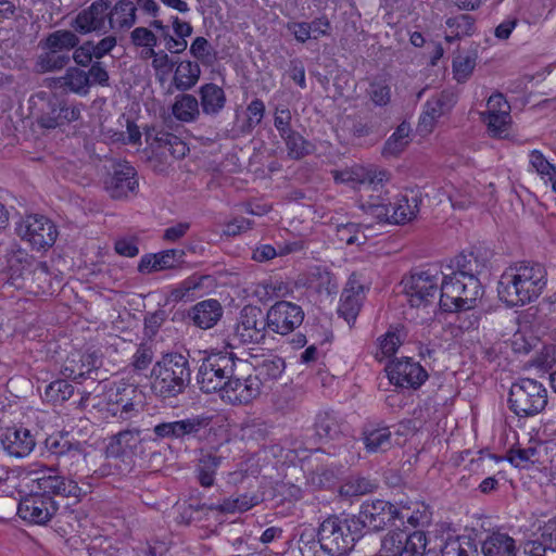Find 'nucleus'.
Wrapping results in <instances>:
<instances>
[{"label": "nucleus", "mask_w": 556, "mask_h": 556, "mask_svg": "<svg viewBox=\"0 0 556 556\" xmlns=\"http://www.w3.org/2000/svg\"><path fill=\"white\" fill-rule=\"evenodd\" d=\"M220 392V399L231 405H247L262 392V382L250 372L252 365L242 359Z\"/></svg>", "instance_id": "9d476101"}, {"label": "nucleus", "mask_w": 556, "mask_h": 556, "mask_svg": "<svg viewBox=\"0 0 556 556\" xmlns=\"http://www.w3.org/2000/svg\"><path fill=\"white\" fill-rule=\"evenodd\" d=\"M547 283L545 267L523 261L507 267L500 277L497 293L507 306H523L535 301Z\"/></svg>", "instance_id": "f03ea898"}, {"label": "nucleus", "mask_w": 556, "mask_h": 556, "mask_svg": "<svg viewBox=\"0 0 556 556\" xmlns=\"http://www.w3.org/2000/svg\"><path fill=\"white\" fill-rule=\"evenodd\" d=\"M256 494H240L236 497L224 498L222 503L204 504L211 511L222 514L244 513L260 503Z\"/></svg>", "instance_id": "4c0bfd02"}, {"label": "nucleus", "mask_w": 556, "mask_h": 556, "mask_svg": "<svg viewBox=\"0 0 556 556\" xmlns=\"http://www.w3.org/2000/svg\"><path fill=\"white\" fill-rule=\"evenodd\" d=\"M285 141L288 156L291 160H301L314 151V144L300 132L293 130L281 138Z\"/></svg>", "instance_id": "a18cd8bd"}, {"label": "nucleus", "mask_w": 556, "mask_h": 556, "mask_svg": "<svg viewBox=\"0 0 556 556\" xmlns=\"http://www.w3.org/2000/svg\"><path fill=\"white\" fill-rule=\"evenodd\" d=\"M377 488L375 481L365 477H350L339 489L344 497H354L372 492Z\"/></svg>", "instance_id": "de8ad7c7"}, {"label": "nucleus", "mask_w": 556, "mask_h": 556, "mask_svg": "<svg viewBox=\"0 0 556 556\" xmlns=\"http://www.w3.org/2000/svg\"><path fill=\"white\" fill-rule=\"evenodd\" d=\"M404 509L383 500L366 501L362 504L359 513L353 515L355 522L359 523L361 533L365 528L380 531L394 520H404Z\"/></svg>", "instance_id": "ddd939ff"}, {"label": "nucleus", "mask_w": 556, "mask_h": 556, "mask_svg": "<svg viewBox=\"0 0 556 556\" xmlns=\"http://www.w3.org/2000/svg\"><path fill=\"white\" fill-rule=\"evenodd\" d=\"M75 441L68 433H56L49 435L45 441V447L50 455L55 456L56 459L71 447Z\"/></svg>", "instance_id": "052dcab7"}, {"label": "nucleus", "mask_w": 556, "mask_h": 556, "mask_svg": "<svg viewBox=\"0 0 556 556\" xmlns=\"http://www.w3.org/2000/svg\"><path fill=\"white\" fill-rule=\"evenodd\" d=\"M358 525L353 516L327 517L317 530V541L323 552L330 556H342L351 551L354 543L362 536Z\"/></svg>", "instance_id": "20e7f679"}, {"label": "nucleus", "mask_w": 556, "mask_h": 556, "mask_svg": "<svg viewBox=\"0 0 556 556\" xmlns=\"http://www.w3.org/2000/svg\"><path fill=\"white\" fill-rule=\"evenodd\" d=\"M508 404L510 410L519 417L534 416L545 408L547 391L541 382L523 378L510 387Z\"/></svg>", "instance_id": "6e6552de"}, {"label": "nucleus", "mask_w": 556, "mask_h": 556, "mask_svg": "<svg viewBox=\"0 0 556 556\" xmlns=\"http://www.w3.org/2000/svg\"><path fill=\"white\" fill-rule=\"evenodd\" d=\"M267 329L268 323L263 311L254 305H245L233 327V340L242 344H258L265 340Z\"/></svg>", "instance_id": "2eb2a0df"}, {"label": "nucleus", "mask_w": 556, "mask_h": 556, "mask_svg": "<svg viewBox=\"0 0 556 556\" xmlns=\"http://www.w3.org/2000/svg\"><path fill=\"white\" fill-rule=\"evenodd\" d=\"M99 367L98 357L92 353H71L61 369L66 379L81 381Z\"/></svg>", "instance_id": "bb28decb"}, {"label": "nucleus", "mask_w": 556, "mask_h": 556, "mask_svg": "<svg viewBox=\"0 0 556 556\" xmlns=\"http://www.w3.org/2000/svg\"><path fill=\"white\" fill-rule=\"evenodd\" d=\"M37 98L45 101L43 106L40 110L38 123L41 127L52 129L62 125V116L60 109V98L55 94H49L41 91L37 94Z\"/></svg>", "instance_id": "e433bc0d"}, {"label": "nucleus", "mask_w": 556, "mask_h": 556, "mask_svg": "<svg viewBox=\"0 0 556 556\" xmlns=\"http://www.w3.org/2000/svg\"><path fill=\"white\" fill-rule=\"evenodd\" d=\"M255 370L253 377H257L260 382L277 380L285 370V361L277 355H268L256 365L252 366Z\"/></svg>", "instance_id": "37998d69"}, {"label": "nucleus", "mask_w": 556, "mask_h": 556, "mask_svg": "<svg viewBox=\"0 0 556 556\" xmlns=\"http://www.w3.org/2000/svg\"><path fill=\"white\" fill-rule=\"evenodd\" d=\"M489 132L494 137H502L507 132L510 114H481Z\"/></svg>", "instance_id": "e2e57ef3"}, {"label": "nucleus", "mask_w": 556, "mask_h": 556, "mask_svg": "<svg viewBox=\"0 0 556 556\" xmlns=\"http://www.w3.org/2000/svg\"><path fill=\"white\" fill-rule=\"evenodd\" d=\"M146 141L154 149L166 150L177 160L185 157L189 151L188 146L178 136L154 126L146 130Z\"/></svg>", "instance_id": "cd10ccee"}, {"label": "nucleus", "mask_w": 556, "mask_h": 556, "mask_svg": "<svg viewBox=\"0 0 556 556\" xmlns=\"http://www.w3.org/2000/svg\"><path fill=\"white\" fill-rule=\"evenodd\" d=\"M384 179L386 173L379 172V177L376 179V181H379V188L369 192H362L358 198L359 208L381 222L389 219L392 204L388 192L383 189L382 181Z\"/></svg>", "instance_id": "4be33fe9"}, {"label": "nucleus", "mask_w": 556, "mask_h": 556, "mask_svg": "<svg viewBox=\"0 0 556 556\" xmlns=\"http://www.w3.org/2000/svg\"><path fill=\"white\" fill-rule=\"evenodd\" d=\"M208 424L210 418L199 415L180 420L161 421L152 428V434L144 435L143 440L151 444L165 440L185 442L197 438Z\"/></svg>", "instance_id": "9b49d317"}, {"label": "nucleus", "mask_w": 556, "mask_h": 556, "mask_svg": "<svg viewBox=\"0 0 556 556\" xmlns=\"http://www.w3.org/2000/svg\"><path fill=\"white\" fill-rule=\"evenodd\" d=\"M110 0H96L87 9L81 10L74 22L73 28L79 34H106L110 26Z\"/></svg>", "instance_id": "6ab92c4d"}, {"label": "nucleus", "mask_w": 556, "mask_h": 556, "mask_svg": "<svg viewBox=\"0 0 556 556\" xmlns=\"http://www.w3.org/2000/svg\"><path fill=\"white\" fill-rule=\"evenodd\" d=\"M139 429H126L111 437L106 446V454L110 457H121L128 453H135L139 444H151L140 437Z\"/></svg>", "instance_id": "7c9ffc66"}, {"label": "nucleus", "mask_w": 556, "mask_h": 556, "mask_svg": "<svg viewBox=\"0 0 556 556\" xmlns=\"http://www.w3.org/2000/svg\"><path fill=\"white\" fill-rule=\"evenodd\" d=\"M137 7L131 0H119L114 7L110 4V26L113 30L129 29L137 20Z\"/></svg>", "instance_id": "72a5a7b5"}, {"label": "nucleus", "mask_w": 556, "mask_h": 556, "mask_svg": "<svg viewBox=\"0 0 556 556\" xmlns=\"http://www.w3.org/2000/svg\"><path fill=\"white\" fill-rule=\"evenodd\" d=\"M390 383L402 389H419L428 379V372L417 362L405 357L392 361L386 367Z\"/></svg>", "instance_id": "f3484780"}, {"label": "nucleus", "mask_w": 556, "mask_h": 556, "mask_svg": "<svg viewBox=\"0 0 556 556\" xmlns=\"http://www.w3.org/2000/svg\"><path fill=\"white\" fill-rule=\"evenodd\" d=\"M531 167L542 177L548 180L555 178L556 166L547 161L540 150H532L529 154Z\"/></svg>", "instance_id": "bf43d9fd"}, {"label": "nucleus", "mask_w": 556, "mask_h": 556, "mask_svg": "<svg viewBox=\"0 0 556 556\" xmlns=\"http://www.w3.org/2000/svg\"><path fill=\"white\" fill-rule=\"evenodd\" d=\"M154 353L150 346H148L144 343H141L138 348L136 353L132 356L131 359V366L135 370L141 371L147 369L152 361H153Z\"/></svg>", "instance_id": "774afa93"}, {"label": "nucleus", "mask_w": 556, "mask_h": 556, "mask_svg": "<svg viewBox=\"0 0 556 556\" xmlns=\"http://www.w3.org/2000/svg\"><path fill=\"white\" fill-rule=\"evenodd\" d=\"M485 268L486 257L479 251L463 252L452 261L450 275L467 279L478 278Z\"/></svg>", "instance_id": "c756f323"}, {"label": "nucleus", "mask_w": 556, "mask_h": 556, "mask_svg": "<svg viewBox=\"0 0 556 556\" xmlns=\"http://www.w3.org/2000/svg\"><path fill=\"white\" fill-rule=\"evenodd\" d=\"M351 172V184L354 188H357L359 193L369 192L370 190L378 189L379 181H376L379 177V173L364 167H354Z\"/></svg>", "instance_id": "8fccbe9b"}, {"label": "nucleus", "mask_w": 556, "mask_h": 556, "mask_svg": "<svg viewBox=\"0 0 556 556\" xmlns=\"http://www.w3.org/2000/svg\"><path fill=\"white\" fill-rule=\"evenodd\" d=\"M427 542L424 531L417 530L410 534L406 533L401 556H422Z\"/></svg>", "instance_id": "4d7b16f0"}, {"label": "nucleus", "mask_w": 556, "mask_h": 556, "mask_svg": "<svg viewBox=\"0 0 556 556\" xmlns=\"http://www.w3.org/2000/svg\"><path fill=\"white\" fill-rule=\"evenodd\" d=\"M268 330L287 336L299 328L304 320L303 308L289 301H278L265 314Z\"/></svg>", "instance_id": "dca6fc26"}, {"label": "nucleus", "mask_w": 556, "mask_h": 556, "mask_svg": "<svg viewBox=\"0 0 556 556\" xmlns=\"http://www.w3.org/2000/svg\"><path fill=\"white\" fill-rule=\"evenodd\" d=\"M200 105L206 115H217L226 104V94L222 87L213 83L204 84L199 89Z\"/></svg>", "instance_id": "f704fd0d"}, {"label": "nucleus", "mask_w": 556, "mask_h": 556, "mask_svg": "<svg viewBox=\"0 0 556 556\" xmlns=\"http://www.w3.org/2000/svg\"><path fill=\"white\" fill-rule=\"evenodd\" d=\"M362 440L366 452L370 454L386 452L392 446V434L387 426H365Z\"/></svg>", "instance_id": "2f4dec72"}, {"label": "nucleus", "mask_w": 556, "mask_h": 556, "mask_svg": "<svg viewBox=\"0 0 556 556\" xmlns=\"http://www.w3.org/2000/svg\"><path fill=\"white\" fill-rule=\"evenodd\" d=\"M200 76L199 63L184 60L176 63L172 84L178 91L186 92L198 84Z\"/></svg>", "instance_id": "473e14b6"}, {"label": "nucleus", "mask_w": 556, "mask_h": 556, "mask_svg": "<svg viewBox=\"0 0 556 556\" xmlns=\"http://www.w3.org/2000/svg\"><path fill=\"white\" fill-rule=\"evenodd\" d=\"M241 361L227 352L212 353L204 357L197 374L200 390L207 394L214 392L220 394Z\"/></svg>", "instance_id": "0eeeda50"}, {"label": "nucleus", "mask_w": 556, "mask_h": 556, "mask_svg": "<svg viewBox=\"0 0 556 556\" xmlns=\"http://www.w3.org/2000/svg\"><path fill=\"white\" fill-rule=\"evenodd\" d=\"M31 493L23 497L17 506L18 516L31 523L45 525L56 513L53 495L78 498L83 494L78 483L48 468L33 479Z\"/></svg>", "instance_id": "f257e3e1"}, {"label": "nucleus", "mask_w": 556, "mask_h": 556, "mask_svg": "<svg viewBox=\"0 0 556 556\" xmlns=\"http://www.w3.org/2000/svg\"><path fill=\"white\" fill-rule=\"evenodd\" d=\"M15 230L23 241L37 251L51 248L58 238L54 223L39 214H30L22 218Z\"/></svg>", "instance_id": "f8f14e48"}, {"label": "nucleus", "mask_w": 556, "mask_h": 556, "mask_svg": "<svg viewBox=\"0 0 556 556\" xmlns=\"http://www.w3.org/2000/svg\"><path fill=\"white\" fill-rule=\"evenodd\" d=\"M340 475L339 468L330 466H317L307 476V483L316 489H327L332 486Z\"/></svg>", "instance_id": "49530a36"}, {"label": "nucleus", "mask_w": 556, "mask_h": 556, "mask_svg": "<svg viewBox=\"0 0 556 556\" xmlns=\"http://www.w3.org/2000/svg\"><path fill=\"white\" fill-rule=\"evenodd\" d=\"M223 313V306L217 300L207 299L194 304L188 311V317L195 327L206 330L213 328L219 321Z\"/></svg>", "instance_id": "c85d7f7f"}, {"label": "nucleus", "mask_w": 556, "mask_h": 556, "mask_svg": "<svg viewBox=\"0 0 556 556\" xmlns=\"http://www.w3.org/2000/svg\"><path fill=\"white\" fill-rule=\"evenodd\" d=\"M191 381L188 358L180 353L164 355L151 370V390L163 400L184 393Z\"/></svg>", "instance_id": "7ed1b4c3"}, {"label": "nucleus", "mask_w": 556, "mask_h": 556, "mask_svg": "<svg viewBox=\"0 0 556 556\" xmlns=\"http://www.w3.org/2000/svg\"><path fill=\"white\" fill-rule=\"evenodd\" d=\"M86 460L85 443L75 440L58 459L59 466L66 468L70 472Z\"/></svg>", "instance_id": "3c124183"}, {"label": "nucleus", "mask_w": 556, "mask_h": 556, "mask_svg": "<svg viewBox=\"0 0 556 556\" xmlns=\"http://www.w3.org/2000/svg\"><path fill=\"white\" fill-rule=\"evenodd\" d=\"M220 465V457L213 454L203 455L198 465V479L202 486H212L215 480V473Z\"/></svg>", "instance_id": "09e8293b"}, {"label": "nucleus", "mask_w": 556, "mask_h": 556, "mask_svg": "<svg viewBox=\"0 0 556 556\" xmlns=\"http://www.w3.org/2000/svg\"><path fill=\"white\" fill-rule=\"evenodd\" d=\"M406 532L403 530H391L381 540V551L389 553L388 556H401Z\"/></svg>", "instance_id": "680f3d73"}, {"label": "nucleus", "mask_w": 556, "mask_h": 556, "mask_svg": "<svg viewBox=\"0 0 556 556\" xmlns=\"http://www.w3.org/2000/svg\"><path fill=\"white\" fill-rule=\"evenodd\" d=\"M481 552L483 556H515V540L507 533L493 532L483 541Z\"/></svg>", "instance_id": "c9c22d12"}, {"label": "nucleus", "mask_w": 556, "mask_h": 556, "mask_svg": "<svg viewBox=\"0 0 556 556\" xmlns=\"http://www.w3.org/2000/svg\"><path fill=\"white\" fill-rule=\"evenodd\" d=\"M368 290L369 288L364 282L362 275L357 273L350 275L341 292L338 306L339 316L343 317L348 324L356 320Z\"/></svg>", "instance_id": "a211bd4d"}, {"label": "nucleus", "mask_w": 556, "mask_h": 556, "mask_svg": "<svg viewBox=\"0 0 556 556\" xmlns=\"http://www.w3.org/2000/svg\"><path fill=\"white\" fill-rule=\"evenodd\" d=\"M410 127L406 123L399 125L392 136L386 141L383 148L384 155H397L400 154L408 143V136Z\"/></svg>", "instance_id": "603ef678"}, {"label": "nucleus", "mask_w": 556, "mask_h": 556, "mask_svg": "<svg viewBox=\"0 0 556 556\" xmlns=\"http://www.w3.org/2000/svg\"><path fill=\"white\" fill-rule=\"evenodd\" d=\"M401 336L396 330H389L379 339V351L384 357L394 355L401 345Z\"/></svg>", "instance_id": "338daca9"}, {"label": "nucleus", "mask_w": 556, "mask_h": 556, "mask_svg": "<svg viewBox=\"0 0 556 556\" xmlns=\"http://www.w3.org/2000/svg\"><path fill=\"white\" fill-rule=\"evenodd\" d=\"M457 102V94L451 90L445 89L435 93L425 103V110L419 118V129L425 132H430L437 121L451 112Z\"/></svg>", "instance_id": "412c9836"}, {"label": "nucleus", "mask_w": 556, "mask_h": 556, "mask_svg": "<svg viewBox=\"0 0 556 556\" xmlns=\"http://www.w3.org/2000/svg\"><path fill=\"white\" fill-rule=\"evenodd\" d=\"M0 442L7 454L16 458L28 456L36 446L34 434L26 428H7Z\"/></svg>", "instance_id": "b1692460"}, {"label": "nucleus", "mask_w": 556, "mask_h": 556, "mask_svg": "<svg viewBox=\"0 0 556 556\" xmlns=\"http://www.w3.org/2000/svg\"><path fill=\"white\" fill-rule=\"evenodd\" d=\"M0 261L7 264V269L13 283L18 278H22L24 273L31 266H34L33 274L35 276L49 274V266L46 262H36L12 240L0 242Z\"/></svg>", "instance_id": "4468645a"}, {"label": "nucleus", "mask_w": 556, "mask_h": 556, "mask_svg": "<svg viewBox=\"0 0 556 556\" xmlns=\"http://www.w3.org/2000/svg\"><path fill=\"white\" fill-rule=\"evenodd\" d=\"M74 393V387L65 379L52 381L46 387L45 397L53 404L67 401Z\"/></svg>", "instance_id": "864d4df0"}, {"label": "nucleus", "mask_w": 556, "mask_h": 556, "mask_svg": "<svg viewBox=\"0 0 556 556\" xmlns=\"http://www.w3.org/2000/svg\"><path fill=\"white\" fill-rule=\"evenodd\" d=\"M477 64V55L466 54L457 55L453 61L454 78L458 83H465L472 74Z\"/></svg>", "instance_id": "13d9d810"}, {"label": "nucleus", "mask_w": 556, "mask_h": 556, "mask_svg": "<svg viewBox=\"0 0 556 556\" xmlns=\"http://www.w3.org/2000/svg\"><path fill=\"white\" fill-rule=\"evenodd\" d=\"M440 273L437 268H428L413 273L402 279L403 292L412 307H428L435 304L441 287Z\"/></svg>", "instance_id": "1a4fd4ad"}, {"label": "nucleus", "mask_w": 556, "mask_h": 556, "mask_svg": "<svg viewBox=\"0 0 556 556\" xmlns=\"http://www.w3.org/2000/svg\"><path fill=\"white\" fill-rule=\"evenodd\" d=\"M136 169L128 163H118L113 175L105 182L106 190L113 199H122L134 193L138 188Z\"/></svg>", "instance_id": "393cba45"}, {"label": "nucleus", "mask_w": 556, "mask_h": 556, "mask_svg": "<svg viewBox=\"0 0 556 556\" xmlns=\"http://www.w3.org/2000/svg\"><path fill=\"white\" fill-rule=\"evenodd\" d=\"M483 293L479 278H460L443 275L439 298L440 307L444 312L469 311L477 306Z\"/></svg>", "instance_id": "39448f33"}, {"label": "nucleus", "mask_w": 556, "mask_h": 556, "mask_svg": "<svg viewBox=\"0 0 556 556\" xmlns=\"http://www.w3.org/2000/svg\"><path fill=\"white\" fill-rule=\"evenodd\" d=\"M172 113L180 122L192 123L200 116L199 101L190 93L178 94L172 105Z\"/></svg>", "instance_id": "a19ab883"}, {"label": "nucleus", "mask_w": 556, "mask_h": 556, "mask_svg": "<svg viewBox=\"0 0 556 556\" xmlns=\"http://www.w3.org/2000/svg\"><path fill=\"white\" fill-rule=\"evenodd\" d=\"M556 444L551 441L531 440L526 447H511L507 452L508 462L517 468H527L530 464L544 465L551 460Z\"/></svg>", "instance_id": "aec40b11"}, {"label": "nucleus", "mask_w": 556, "mask_h": 556, "mask_svg": "<svg viewBox=\"0 0 556 556\" xmlns=\"http://www.w3.org/2000/svg\"><path fill=\"white\" fill-rule=\"evenodd\" d=\"M130 39L136 47H157L159 37L148 27H136L130 33Z\"/></svg>", "instance_id": "69168bd1"}, {"label": "nucleus", "mask_w": 556, "mask_h": 556, "mask_svg": "<svg viewBox=\"0 0 556 556\" xmlns=\"http://www.w3.org/2000/svg\"><path fill=\"white\" fill-rule=\"evenodd\" d=\"M337 238L348 245L362 244L366 239L364 235H359L358 225L354 223L338 226Z\"/></svg>", "instance_id": "0e129e2a"}, {"label": "nucleus", "mask_w": 556, "mask_h": 556, "mask_svg": "<svg viewBox=\"0 0 556 556\" xmlns=\"http://www.w3.org/2000/svg\"><path fill=\"white\" fill-rule=\"evenodd\" d=\"M79 42V37L72 30L59 29L50 33L45 39L40 40V47L47 51L37 58V72H55L66 67L71 62L68 52L76 48Z\"/></svg>", "instance_id": "423d86ee"}, {"label": "nucleus", "mask_w": 556, "mask_h": 556, "mask_svg": "<svg viewBox=\"0 0 556 556\" xmlns=\"http://www.w3.org/2000/svg\"><path fill=\"white\" fill-rule=\"evenodd\" d=\"M420 199L417 195L410 198L401 197L391 204L389 219L386 222L405 224L414 219L419 212Z\"/></svg>", "instance_id": "58836bf2"}, {"label": "nucleus", "mask_w": 556, "mask_h": 556, "mask_svg": "<svg viewBox=\"0 0 556 556\" xmlns=\"http://www.w3.org/2000/svg\"><path fill=\"white\" fill-rule=\"evenodd\" d=\"M189 52L198 62L204 66L212 65L216 59V54L212 45L204 37L194 38L190 46Z\"/></svg>", "instance_id": "5fc2aeb1"}, {"label": "nucleus", "mask_w": 556, "mask_h": 556, "mask_svg": "<svg viewBox=\"0 0 556 556\" xmlns=\"http://www.w3.org/2000/svg\"><path fill=\"white\" fill-rule=\"evenodd\" d=\"M186 253L181 249L164 250L154 254H146L141 257L138 270L142 274H150L172 269L184 263Z\"/></svg>", "instance_id": "a878e982"}, {"label": "nucleus", "mask_w": 556, "mask_h": 556, "mask_svg": "<svg viewBox=\"0 0 556 556\" xmlns=\"http://www.w3.org/2000/svg\"><path fill=\"white\" fill-rule=\"evenodd\" d=\"M475 22V18L468 14L448 17L445 24L451 31L445 36V40L452 43L464 37L472 36L476 31Z\"/></svg>", "instance_id": "79ce46f5"}, {"label": "nucleus", "mask_w": 556, "mask_h": 556, "mask_svg": "<svg viewBox=\"0 0 556 556\" xmlns=\"http://www.w3.org/2000/svg\"><path fill=\"white\" fill-rule=\"evenodd\" d=\"M441 554V556H479L476 542L467 535L447 539Z\"/></svg>", "instance_id": "c03bdc74"}, {"label": "nucleus", "mask_w": 556, "mask_h": 556, "mask_svg": "<svg viewBox=\"0 0 556 556\" xmlns=\"http://www.w3.org/2000/svg\"><path fill=\"white\" fill-rule=\"evenodd\" d=\"M54 85L80 96L87 94L90 88L86 71L77 66L67 67L63 76L54 79Z\"/></svg>", "instance_id": "ea45409f"}, {"label": "nucleus", "mask_w": 556, "mask_h": 556, "mask_svg": "<svg viewBox=\"0 0 556 556\" xmlns=\"http://www.w3.org/2000/svg\"><path fill=\"white\" fill-rule=\"evenodd\" d=\"M316 434L329 441H339L343 439L345 444L354 442L350 434L349 424L334 412H320L315 419Z\"/></svg>", "instance_id": "5701e85b"}, {"label": "nucleus", "mask_w": 556, "mask_h": 556, "mask_svg": "<svg viewBox=\"0 0 556 556\" xmlns=\"http://www.w3.org/2000/svg\"><path fill=\"white\" fill-rule=\"evenodd\" d=\"M401 509H404V519L414 528H424L431 523L432 513L425 503H416L410 514H408L410 507L403 506Z\"/></svg>", "instance_id": "6e6d98bb"}]
</instances>
